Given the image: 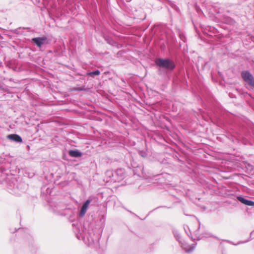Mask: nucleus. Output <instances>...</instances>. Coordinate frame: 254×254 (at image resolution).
<instances>
[{"instance_id":"17","label":"nucleus","mask_w":254,"mask_h":254,"mask_svg":"<svg viewBox=\"0 0 254 254\" xmlns=\"http://www.w3.org/2000/svg\"><path fill=\"white\" fill-rule=\"evenodd\" d=\"M196 245V244H193L191 246H188V247H184L183 248L186 253H190L194 250Z\"/></svg>"},{"instance_id":"10","label":"nucleus","mask_w":254,"mask_h":254,"mask_svg":"<svg viewBox=\"0 0 254 254\" xmlns=\"http://www.w3.org/2000/svg\"><path fill=\"white\" fill-rule=\"evenodd\" d=\"M7 138L10 140L15 141L17 143H20L22 142V139L21 137L17 134H10L7 135Z\"/></svg>"},{"instance_id":"16","label":"nucleus","mask_w":254,"mask_h":254,"mask_svg":"<svg viewBox=\"0 0 254 254\" xmlns=\"http://www.w3.org/2000/svg\"><path fill=\"white\" fill-rule=\"evenodd\" d=\"M100 71L99 69H96L94 71L88 72L86 73V76H91L93 78H94L95 76H98L100 75Z\"/></svg>"},{"instance_id":"24","label":"nucleus","mask_w":254,"mask_h":254,"mask_svg":"<svg viewBox=\"0 0 254 254\" xmlns=\"http://www.w3.org/2000/svg\"><path fill=\"white\" fill-rule=\"evenodd\" d=\"M14 182H17V181L16 180V179L15 178L12 179V183H13Z\"/></svg>"},{"instance_id":"11","label":"nucleus","mask_w":254,"mask_h":254,"mask_svg":"<svg viewBox=\"0 0 254 254\" xmlns=\"http://www.w3.org/2000/svg\"><path fill=\"white\" fill-rule=\"evenodd\" d=\"M68 154L70 156L74 158L80 157L82 155V152L77 149L69 150L68 151Z\"/></svg>"},{"instance_id":"7","label":"nucleus","mask_w":254,"mask_h":254,"mask_svg":"<svg viewBox=\"0 0 254 254\" xmlns=\"http://www.w3.org/2000/svg\"><path fill=\"white\" fill-rule=\"evenodd\" d=\"M114 174L115 175V178L113 179V182H119L124 178L125 171L122 169H119L114 172Z\"/></svg>"},{"instance_id":"23","label":"nucleus","mask_w":254,"mask_h":254,"mask_svg":"<svg viewBox=\"0 0 254 254\" xmlns=\"http://www.w3.org/2000/svg\"><path fill=\"white\" fill-rule=\"evenodd\" d=\"M196 10L198 12H199L200 11H201V9L199 7H196Z\"/></svg>"},{"instance_id":"21","label":"nucleus","mask_w":254,"mask_h":254,"mask_svg":"<svg viewBox=\"0 0 254 254\" xmlns=\"http://www.w3.org/2000/svg\"><path fill=\"white\" fill-rule=\"evenodd\" d=\"M138 154L140 156H141L143 158H146L147 156V153L144 150H139L138 151Z\"/></svg>"},{"instance_id":"18","label":"nucleus","mask_w":254,"mask_h":254,"mask_svg":"<svg viewBox=\"0 0 254 254\" xmlns=\"http://www.w3.org/2000/svg\"><path fill=\"white\" fill-rule=\"evenodd\" d=\"M169 5L177 12H180L179 8L172 1H169Z\"/></svg>"},{"instance_id":"9","label":"nucleus","mask_w":254,"mask_h":254,"mask_svg":"<svg viewBox=\"0 0 254 254\" xmlns=\"http://www.w3.org/2000/svg\"><path fill=\"white\" fill-rule=\"evenodd\" d=\"M239 137L240 138H245L247 140L249 139V136H251L246 128L242 127L239 130Z\"/></svg>"},{"instance_id":"3","label":"nucleus","mask_w":254,"mask_h":254,"mask_svg":"<svg viewBox=\"0 0 254 254\" xmlns=\"http://www.w3.org/2000/svg\"><path fill=\"white\" fill-rule=\"evenodd\" d=\"M241 76L247 85V88L250 89H254V77L248 70L241 72Z\"/></svg>"},{"instance_id":"14","label":"nucleus","mask_w":254,"mask_h":254,"mask_svg":"<svg viewBox=\"0 0 254 254\" xmlns=\"http://www.w3.org/2000/svg\"><path fill=\"white\" fill-rule=\"evenodd\" d=\"M8 187V190L9 192L11 193L17 194L18 193L17 190L19 189V186L15 183L13 184V186H12L10 184H9Z\"/></svg>"},{"instance_id":"26","label":"nucleus","mask_w":254,"mask_h":254,"mask_svg":"<svg viewBox=\"0 0 254 254\" xmlns=\"http://www.w3.org/2000/svg\"><path fill=\"white\" fill-rule=\"evenodd\" d=\"M127 2H130L131 0H126Z\"/></svg>"},{"instance_id":"4","label":"nucleus","mask_w":254,"mask_h":254,"mask_svg":"<svg viewBox=\"0 0 254 254\" xmlns=\"http://www.w3.org/2000/svg\"><path fill=\"white\" fill-rule=\"evenodd\" d=\"M49 205L51 210L59 215H63L62 211L66 208L65 204L61 201L50 202Z\"/></svg>"},{"instance_id":"1","label":"nucleus","mask_w":254,"mask_h":254,"mask_svg":"<svg viewBox=\"0 0 254 254\" xmlns=\"http://www.w3.org/2000/svg\"><path fill=\"white\" fill-rule=\"evenodd\" d=\"M78 240H82L88 246L98 244L100 239V234L93 229H87L84 227L79 229V232L76 234Z\"/></svg>"},{"instance_id":"8","label":"nucleus","mask_w":254,"mask_h":254,"mask_svg":"<svg viewBox=\"0 0 254 254\" xmlns=\"http://www.w3.org/2000/svg\"><path fill=\"white\" fill-rule=\"evenodd\" d=\"M237 199L242 204L247 206H254V201L248 199L242 196H238Z\"/></svg>"},{"instance_id":"13","label":"nucleus","mask_w":254,"mask_h":254,"mask_svg":"<svg viewBox=\"0 0 254 254\" xmlns=\"http://www.w3.org/2000/svg\"><path fill=\"white\" fill-rule=\"evenodd\" d=\"M107 182H113V179L115 178V175L113 170H107L105 172Z\"/></svg>"},{"instance_id":"20","label":"nucleus","mask_w":254,"mask_h":254,"mask_svg":"<svg viewBox=\"0 0 254 254\" xmlns=\"http://www.w3.org/2000/svg\"><path fill=\"white\" fill-rule=\"evenodd\" d=\"M200 227H199L198 228V230L195 232V235L197 237V240H200L203 236H201V235H199L197 236V232L198 230L199 229ZM203 237H212V236L210 234H206L205 236H204Z\"/></svg>"},{"instance_id":"2","label":"nucleus","mask_w":254,"mask_h":254,"mask_svg":"<svg viewBox=\"0 0 254 254\" xmlns=\"http://www.w3.org/2000/svg\"><path fill=\"white\" fill-rule=\"evenodd\" d=\"M154 62L156 66L166 70V71H164L161 68L159 69L158 74L160 75H164L167 71H173L176 67L175 62L170 58H156Z\"/></svg>"},{"instance_id":"27","label":"nucleus","mask_w":254,"mask_h":254,"mask_svg":"<svg viewBox=\"0 0 254 254\" xmlns=\"http://www.w3.org/2000/svg\"><path fill=\"white\" fill-rule=\"evenodd\" d=\"M20 29H21V27H19L18 29H17L16 30V31H18V30H20Z\"/></svg>"},{"instance_id":"19","label":"nucleus","mask_w":254,"mask_h":254,"mask_svg":"<svg viewBox=\"0 0 254 254\" xmlns=\"http://www.w3.org/2000/svg\"><path fill=\"white\" fill-rule=\"evenodd\" d=\"M91 200L90 198L87 199L82 204L81 207L87 210L89 204L91 203Z\"/></svg>"},{"instance_id":"25","label":"nucleus","mask_w":254,"mask_h":254,"mask_svg":"<svg viewBox=\"0 0 254 254\" xmlns=\"http://www.w3.org/2000/svg\"><path fill=\"white\" fill-rule=\"evenodd\" d=\"M248 241H249V240L246 241H245V242H239V244H242V243H246V242H248Z\"/></svg>"},{"instance_id":"6","label":"nucleus","mask_w":254,"mask_h":254,"mask_svg":"<svg viewBox=\"0 0 254 254\" xmlns=\"http://www.w3.org/2000/svg\"><path fill=\"white\" fill-rule=\"evenodd\" d=\"M31 42L39 48H40L43 45L49 43L47 37L45 36L33 38L31 39Z\"/></svg>"},{"instance_id":"22","label":"nucleus","mask_w":254,"mask_h":254,"mask_svg":"<svg viewBox=\"0 0 254 254\" xmlns=\"http://www.w3.org/2000/svg\"><path fill=\"white\" fill-rule=\"evenodd\" d=\"M86 211H87V209L81 207L80 210V212H79L80 216L83 217L85 214Z\"/></svg>"},{"instance_id":"15","label":"nucleus","mask_w":254,"mask_h":254,"mask_svg":"<svg viewBox=\"0 0 254 254\" xmlns=\"http://www.w3.org/2000/svg\"><path fill=\"white\" fill-rule=\"evenodd\" d=\"M173 233L174 234V237L181 244H183V240L182 237L177 230L174 229L173 231Z\"/></svg>"},{"instance_id":"5","label":"nucleus","mask_w":254,"mask_h":254,"mask_svg":"<svg viewBox=\"0 0 254 254\" xmlns=\"http://www.w3.org/2000/svg\"><path fill=\"white\" fill-rule=\"evenodd\" d=\"M11 158L2 155L0 157V171L3 172L11 167Z\"/></svg>"},{"instance_id":"12","label":"nucleus","mask_w":254,"mask_h":254,"mask_svg":"<svg viewBox=\"0 0 254 254\" xmlns=\"http://www.w3.org/2000/svg\"><path fill=\"white\" fill-rule=\"evenodd\" d=\"M104 38L107 43L109 45L115 47L118 46V43L114 41V40L110 36L108 35H105L104 36Z\"/></svg>"}]
</instances>
